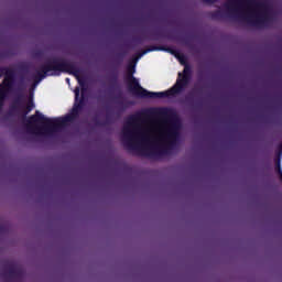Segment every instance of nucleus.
I'll return each instance as SVG.
<instances>
[{
    "instance_id": "f257e3e1",
    "label": "nucleus",
    "mask_w": 282,
    "mask_h": 282,
    "mask_svg": "<svg viewBox=\"0 0 282 282\" xmlns=\"http://www.w3.org/2000/svg\"><path fill=\"white\" fill-rule=\"evenodd\" d=\"M123 138L137 151H158L175 144L177 128L166 119L132 120L124 126Z\"/></svg>"
},
{
    "instance_id": "6e6552de",
    "label": "nucleus",
    "mask_w": 282,
    "mask_h": 282,
    "mask_svg": "<svg viewBox=\"0 0 282 282\" xmlns=\"http://www.w3.org/2000/svg\"><path fill=\"white\" fill-rule=\"evenodd\" d=\"M75 77L77 78L80 87H83V79H80V76H78V74H75Z\"/></svg>"
},
{
    "instance_id": "f8f14e48",
    "label": "nucleus",
    "mask_w": 282,
    "mask_h": 282,
    "mask_svg": "<svg viewBox=\"0 0 282 282\" xmlns=\"http://www.w3.org/2000/svg\"><path fill=\"white\" fill-rule=\"evenodd\" d=\"M66 82H68V83H69V78H66Z\"/></svg>"
},
{
    "instance_id": "f03ea898",
    "label": "nucleus",
    "mask_w": 282,
    "mask_h": 282,
    "mask_svg": "<svg viewBox=\"0 0 282 282\" xmlns=\"http://www.w3.org/2000/svg\"><path fill=\"white\" fill-rule=\"evenodd\" d=\"M232 8L247 21H263L268 13L264 4L246 0H237L232 3Z\"/></svg>"
},
{
    "instance_id": "39448f33",
    "label": "nucleus",
    "mask_w": 282,
    "mask_h": 282,
    "mask_svg": "<svg viewBox=\"0 0 282 282\" xmlns=\"http://www.w3.org/2000/svg\"><path fill=\"white\" fill-rule=\"evenodd\" d=\"M178 76L180 79L176 82V85L172 89L161 93H150V98H164V96H173L174 94H177L180 89H182V85H184V78H181L182 73H180Z\"/></svg>"
},
{
    "instance_id": "9b49d317",
    "label": "nucleus",
    "mask_w": 282,
    "mask_h": 282,
    "mask_svg": "<svg viewBox=\"0 0 282 282\" xmlns=\"http://www.w3.org/2000/svg\"><path fill=\"white\" fill-rule=\"evenodd\" d=\"M186 72H188V66H185L184 68V74H186Z\"/></svg>"
},
{
    "instance_id": "20e7f679",
    "label": "nucleus",
    "mask_w": 282,
    "mask_h": 282,
    "mask_svg": "<svg viewBox=\"0 0 282 282\" xmlns=\"http://www.w3.org/2000/svg\"><path fill=\"white\" fill-rule=\"evenodd\" d=\"M133 72H135V69L130 67L129 76H128V83H129L130 89H132V91L138 96H147V90L140 87V83L138 82V79H135V77L132 76Z\"/></svg>"
},
{
    "instance_id": "7ed1b4c3",
    "label": "nucleus",
    "mask_w": 282,
    "mask_h": 282,
    "mask_svg": "<svg viewBox=\"0 0 282 282\" xmlns=\"http://www.w3.org/2000/svg\"><path fill=\"white\" fill-rule=\"evenodd\" d=\"M67 121L65 118L50 119L36 111L35 116L31 117L29 121L30 129L33 130L37 135H44L45 129H56L63 127Z\"/></svg>"
},
{
    "instance_id": "423d86ee",
    "label": "nucleus",
    "mask_w": 282,
    "mask_h": 282,
    "mask_svg": "<svg viewBox=\"0 0 282 282\" xmlns=\"http://www.w3.org/2000/svg\"><path fill=\"white\" fill-rule=\"evenodd\" d=\"M2 85L3 87H10V85H12V74L7 72V75L4 77Z\"/></svg>"
},
{
    "instance_id": "0eeeda50",
    "label": "nucleus",
    "mask_w": 282,
    "mask_h": 282,
    "mask_svg": "<svg viewBox=\"0 0 282 282\" xmlns=\"http://www.w3.org/2000/svg\"><path fill=\"white\" fill-rule=\"evenodd\" d=\"M32 109H34V104L31 101L28 105V111H32Z\"/></svg>"
},
{
    "instance_id": "9d476101",
    "label": "nucleus",
    "mask_w": 282,
    "mask_h": 282,
    "mask_svg": "<svg viewBox=\"0 0 282 282\" xmlns=\"http://www.w3.org/2000/svg\"><path fill=\"white\" fill-rule=\"evenodd\" d=\"M181 65H184V57H178Z\"/></svg>"
},
{
    "instance_id": "1a4fd4ad",
    "label": "nucleus",
    "mask_w": 282,
    "mask_h": 282,
    "mask_svg": "<svg viewBox=\"0 0 282 282\" xmlns=\"http://www.w3.org/2000/svg\"><path fill=\"white\" fill-rule=\"evenodd\" d=\"M80 94V89L79 88H76L75 89V98L76 100H78V95Z\"/></svg>"
}]
</instances>
